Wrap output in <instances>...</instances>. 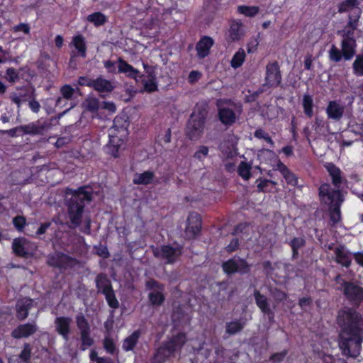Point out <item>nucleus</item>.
Here are the masks:
<instances>
[{
	"mask_svg": "<svg viewBox=\"0 0 363 363\" xmlns=\"http://www.w3.org/2000/svg\"><path fill=\"white\" fill-rule=\"evenodd\" d=\"M207 105L197 104L186 125V135L191 140H196L201 137L205 127L207 116Z\"/></svg>",
	"mask_w": 363,
	"mask_h": 363,
	"instance_id": "20e7f679",
	"label": "nucleus"
},
{
	"mask_svg": "<svg viewBox=\"0 0 363 363\" xmlns=\"http://www.w3.org/2000/svg\"><path fill=\"white\" fill-rule=\"evenodd\" d=\"M359 4L358 0H345L342 1L338 7L340 12H349V21L347 28L354 30L357 28V21L360 16L361 11L357 5Z\"/></svg>",
	"mask_w": 363,
	"mask_h": 363,
	"instance_id": "0eeeda50",
	"label": "nucleus"
},
{
	"mask_svg": "<svg viewBox=\"0 0 363 363\" xmlns=\"http://www.w3.org/2000/svg\"><path fill=\"white\" fill-rule=\"evenodd\" d=\"M13 250L17 255L26 257L30 254L32 245L24 238H17L13 240Z\"/></svg>",
	"mask_w": 363,
	"mask_h": 363,
	"instance_id": "a211bd4d",
	"label": "nucleus"
},
{
	"mask_svg": "<svg viewBox=\"0 0 363 363\" xmlns=\"http://www.w3.org/2000/svg\"><path fill=\"white\" fill-rule=\"evenodd\" d=\"M305 244V240L301 238H294L291 242V247L293 250V256L294 257L299 248L302 247Z\"/></svg>",
	"mask_w": 363,
	"mask_h": 363,
	"instance_id": "a18cd8bd",
	"label": "nucleus"
},
{
	"mask_svg": "<svg viewBox=\"0 0 363 363\" xmlns=\"http://www.w3.org/2000/svg\"><path fill=\"white\" fill-rule=\"evenodd\" d=\"M255 298L257 306L265 314L271 313V309L268 304L267 298L262 295L259 291L255 292Z\"/></svg>",
	"mask_w": 363,
	"mask_h": 363,
	"instance_id": "2f4dec72",
	"label": "nucleus"
},
{
	"mask_svg": "<svg viewBox=\"0 0 363 363\" xmlns=\"http://www.w3.org/2000/svg\"><path fill=\"white\" fill-rule=\"evenodd\" d=\"M6 79L9 82H15L18 79V74L13 68H9L6 72Z\"/></svg>",
	"mask_w": 363,
	"mask_h": 363,
	"instance_id": "8fccbe9b",
	"label": "nucleus"
},
{
	"mask_svg": "<svg viewBox=\"0 0 363 363\" xmlns=\"http://www.w3.org/2000/svg\"><path fill=\"white\" fill-rule=\"evenodd\" d=\"M281 82L279 68L277 63H271L267 66L266 83L271 86H277Z\"/></svg>",
	"mask_w": 363,
	"mask_h": 363,
	"instance_id": "dca6fc26",
	"label": "nucleus"
},
{
	"mask_svg": "<svg viewBox=\"0 0 363 363\" xmlns=\"http://www.w3.org/2000/svg\"><path fill=\"white\" fill-rule=\"evenodd\" d=\"M14 30L21 31L26 34H28L30 32V27L27 24L21 23L14 27Z\"/></svg>",
	"mask_w": 363,
	"mask_h": 363,
	"instance_id": "e2e57ef3",
	"label": "nucleus"
},
{
	"mask_svg": "<svg viewBox=\"0 0 363 363\" xmlns=\"http://www.w3.org/2000/svg\"><path fill=\"white\" fill-rule=\"evenodd\" d=\"M213 45V40L211 38L207 36L202 38L196 45V51L199 57L201 58L206 57Z\"/></svg>",
	"mask_w": 363,
	"mask_h": 363,
	"instance_id": "5701e85b",
	"label": "nucleus"
},
{
	"mask_svg": "<svg viewBox=\"0 0 363 363\" xmlns=\"http://www.w3.org/2000/svg\"><path fill=\"white\" fill-rule=\"evenodd\" d=\"M30 348L28 345H26L21 354V359L23 360V363H27L26 361L30 357Z\"/></svg>",
	"mask_w": 363,
	"mask_h": 363,
	"instance_id": "13d9d810",
	"label": "nucleus"
},
{
	"mask_svg": "<svg viewBox=\"0 0 363 363\" xmlns=\"http://www.w3.org/2000/svg\"><path fill=\"white\" fill-rule=\"evenodd\" d=\"M13 223L18 230H22L26 224V218L23 216H16L13 218Z\"/></svg>",
	"mask_w": 363,
	"mask_h": 363,
	"instance_id": "6e6d98bb",
	"label": "nucleus"
},
{
	"mask_svg": "<svg viewBox=\"0 0 363 363\" xmlns=\"http://www.w3.org/2000/svg\"><path fill=\"white\" fill-rule=\"evenodd\" d=\"M277 169L279 170L289 184L295 186L297 184V179L289 169L280 161L277 162Z\"/></svg>",
	"mask_w": 363,
	"mask_h": 363,
	"instance_id": "7c9ffc66",
	"label": "nucleus"
},
{
	"mask_svg": "<svg viewBox=\"0 0 363 363\" xmlns=\"http://www.w3.org/2000/svg\"><path fill=\"white\" fill-rule=\"evenodd\" d=\"M238 246V239H233L230 243L226 247V250L228 252H233Z\"/></svg>",
	"mask_w": 363,
	"mask_h": 363,
	"instance_id": "338daca9",
	"label": "nucleus"
},
{
	"mask_svg": "<svg viewBox=\"0 0 363 363\" xmlns=\"http://www.w3.org/2000/svg\"><path fill=\"white\" fill-rule=\"evenodd\" d=\"M146 286L148 289L152 290L148 296L151 303L153 305H161L164 300L162 293L164 290L163 286L154 280L147 281Z\"/></svg>",
	"mask_w": 363,
	"mask_h": 363,
	"instance_id": "f8f14e48",
	"label": "nucleus"
},
{
	"mask_svg": "<svg viewBox=\"0 0 363 363\" xmlns=\"http://www.w3.org/2000/svg\"><path fill=\"white\" fill-rule=\"evenodd\" d=\"M96 286L99 291L105 294L112 290L111 282L104 275H99L96 278Z\"/></svg>",
	"mask_w": 363,
	"mask_h": 363,
	"instance_id": "72a5a7b5",
	"label": "nucleus"
},
{
	"mask_svg": "<svg viewBox=\"0 0 363 363\" xmlns=\"http://www.w3.org/2000/svg\"><path fill=\"white\" fill-rule=\"evenodd\" d=\"M347 34L344 35L342 41V52L345 60H350L355 53L356 41L351 36V28H348Z\"/></svg>",
	"mask_w": 363,
	"mask_h": 363,
	"instance_id": "ddd939ff",
	"label": "nucleus"
},
{
	"mask_svg": "<svg viewBox=\"0 0 363 363\" xmlns=\"http://www.w3.org/2000/svg\"><path fill=\"white\" fill-rule=\"evenodd\" d=\"M303 106L305 113L309 117L313 115V99L311 96L305 94L303 98Z\"/></svg>",
	"mask_w": 363,
	"mask_h": 363,
	"instance_id": "a19ab883",
	"label": "nucleus"
},
{
	"mask_svg": "<svg viewBox=\"0 0 363 363\" xmlns=\"http://www.w3.org/2000/svg\"><path fill=\"white\" fill-rule=\"evenodd\" d=\"M71 323V318L66 317H58L55 322L56 330L65 340H68Z\"/></svg>",
	"mask_w": 363,
	"mask_h": 363,
	"instance_id": "aec40b11",
	"label": "nucleus"
},
{
	"mask_svg": "<svg viewBox=\"0 0 363 363\" xmlns=\"http://www.w3.org/2000/svg\"><path fill=\"white\" fill-rule=\"evenodd\" d=\"M335 254L337 262L347 267L350 265V254L344 246L337 247L335 250Z\"/></svg>",
	"mask_w": 363,
	"mask_h": 363,
	"instance_id": "a878e982",
	"label": "nucleus"
},
{
	"mask_svg": "<svg viewBox=\"0 0 363 363\" xmlns=\"http://www.w3.org/2000/svg\"><path fill=\"white\" fill-rule=\"evenodd\" d=\"M26 133L36 134L38 133V130L34 125H28L21 128Z\"/></svg>",
	"mask_w": 363,
	"mask_h": 363,
	"instance_id": "0e129e2a",
	"label": "nucleus"
},
{
	"mask_svg": "<svg viewBox=\"0 0 363 363\" xmlns=\"http://www.w3.org/2000/svg\"><path fill=\"white\" fill-rule=\"evenodd\" d=\"M152 251L155 257L165 259L167 263L174 262L182 253L179 247L173 248L169 245L154 248Z\"/></svg>",
	"mask_w": 363,
	"mask_h": 363,
	"instance_id": "9d476101",
	"label": "nucleus"
},
{
	"mask_svg": "<svg viewBox=\"0 0 363 363\" xmlns=\"http://www.w3.org/2000/svg\"><path fill=\"white\" fill-rule=\"evenodd\" d=\"M36 331V327L33 324L21 325L16 328L12 333L15 338L27 337Z\"/></svg>",
	"mask_w": 363,
	"mask_h": 363,
	"instance_id": "393cba45",
	"label": "nucleus"
},
{
	"mask_svg": "<svg viewBox=\"0 0 363 363\" xmlns=\"http://www.w3.org/2000/svg\"><path fill=\"white\" fill-rule=\"evenodd\" d=\"M324 167L328 170L330 176L332 177V181L335 187L338 188L342 182L341 172L339 168L335 167L332 163H326Z\"/></svg>",
	"mask_w": 363,
	"mask_h": 363,
	"instance_id": "c756f323",
	"label": "nucleus"
},
{
	"mask_svg": "<svg viewBox=\"0 0 363 363\" xmlns=\"http://www.w3.org/2000/svg\"><path fill=\"white\" fill-rule=\"evenodd\" d=\"M139 332L135 331L132 333L129 337L125 339L123 348L125 351H130L133 349L139 337Z\"/></svg>",
	"mask_w": 363,
	"mask_h": 363,
	"instance_id": "e433bc0d",
	"label": "nucleus"
},
{
	"mask_svg": "<svg viewBox=\"0 0 363 363\" xmlns=\"http://www.w3.org/2000/svg\"><path fill=\"white\" fill-rule=\"evenodd\" d=\"M208 155V148L206 146H200L194 155V157L199 160H203Z\"/></svg>",
	"mask_w": 363,
	"mask_h": 363,
	"instance_id": "de8ad7c7",
	"label": "nucleus"
},
{
	"mask_svg": "<svg viewBox=\"0 0 363 363\" xmlns=\"http://www.w3.org/2000/svg\"><path fill=\"white\" fill-rule=\"evenodd\" d=\"M118 72L125 74L128 77L139 82V72L125 61L119 59L117 62Z\"/></svg>",
	"mask_w": 363,
	"mask_h": 363,
	"instance_id": "412c9836",
	"label": "nucleus"
},
{
	"mask_svg": "<svg viewBox=\"0 0 363 363\" xmlns=\"http://www.w3.org/2000/svg\"><path fill=\"white\" fill-rule=\"evenodd\" d=\"M100 108L108 110V111L113 113L116 111L115 105L111 102L103 101L101 102V106H100Z\"/></svg>",
	"mask_w": 363,
	"mask_h": 363,
	"instance_id": "052dcab7",
	"label": "nucleus"
},
{
	"mask_svg": "<svg viewBox=\"0 0 363 363\" xmlns=\"http://www.w3.org/2000/svg\"><path fill=\"white\" fill-rule=\"evenodd\" d=\"M87 21L94 23L96 26H99L104 24L106 21V18L103 13L96 12L89 15L87 16Z\"/></svg>",
	"mask_w": 363,
	"mask_h": 363,
	"instance_id": "4c0bfd02",
	"label": "nucleus"
},
{
	"mask_svg": "<svg viewBox=\"0 0 363 363\" xmlns=\"http://www.w3.org/2000/svg\"><path fill=\"white\" fill-rule=\"evenodd\" d=\"M116 132L117 130L114 128L109 130L110 140L106 147L108 153L115 157H117L119 152L124 148V140L121 138V133L125 132V130L118 131L120 135H118Z\"/></svg>",
	"mask_w": 363,
	"mask_h": 363,
	"instance_id": "1a4fd4ad",
	"label": "nucleus"
},
{
	"mask_svg": "<svg viewBox=\"0 0 363 363\" xmlns=\"http://www.w3.org/2000/svg\"><path fill=\"white\" fill-rule=\"evenodd\" d=\"M223 269L226 274H233L237 272L246 273L249 271L250 266L244 259L234 258L224 262Z\"/></svg>",
	"mask_w": 363,
	"mask_h": 363,
	"instance_id": "9b49d317",
	"label": "nucleus"
},
{
	"mask_svg": "<svg viewBox=\"0 0 363 363\" xmlns=\"http://www.w3.org/2000/svg\"><path fill=\"white\" fill-rule=\"evenodd\" d=\"M90 201L91 194L86 190V188H80L77 191L73 193L69 199V216L73 225H79L81 223H84V226L82 230L89 234L90 233V219L85 217L82 219V214L83 211L84 201Z\"/></svg>",
	"mask_w": 363,
	"mask_h": 363,
	"instance_id": "f03ea898",
	"label": "nucleus"
},
{
	"mask_svg": "<svg viewBox=\"0 0 363 363\" xmlns=\"http://www.w3.org/2000/svg\"><path fill=\"white\" fill-rule=\"evenodd\" d=\"M255 136L259 139H264L265 141L271 144L272 145H274V143L271 138L269 136V135L264 132V130L259 129L257 130L255 133Z\"/></svg>",
	"mask_w": 363,
	"mask_h": 363,
	"instance_id": "864d4df0",
	"label": "nucleus"
},
{
	"mask_svg": "<svg viewBox=\"0 0 363 363\" xmlns=\"http://www.w3.org/2000/svg\"><path fill=\"white\" fill-rule=\"evenodd\" d=\"M244 324L240 321H232L228 323L226 325V331L230 335L235 334L239 332L243 328Z\"/></svg>",
	"mask_w": 363,
	"mask_h": 363,
	"instance_id": "79ce46f5",
	"label": "nucleus"
},
{
	"mask_svg": "<svg viewBox=\"0 0 363 363\" xmlns=\"http://www.w3.org/2000/svg\"><path fill=\"white\" fill-rule=\"evenodd\" d=\"M105 67L108 69L109 72L115 73L116 72L117 62H113L111 61H106L104 62Z\"/></svg>",
	"mask_w": 363,
	"mask_h": 363,
	"instance_id": "680f3d73",
	"label": "nucleus"
},
{
	"mask_svg": "<svg viewBox=\"0 0 363 363\" xmlns=\"http://www.w3.org/2000/svg\"><path fill=\"white\" fill-rule=\"evenodd\" d=\"M76 323L80 334L90 332V325L87 320L83 315L77 316Z\"/></svg>",
	"mask_w": 363,
	"mask_h": 363,
	"instance_id": "58836bf2",
	"label": "nucleus"
},
{
	"mask_svg": "<svg viewBox=\"0 0 363 363\" xmlns=\"http://www.w3.org/2000/svg\"><path fill=\"white\" fill-rule=\"evenodd\" d=\"M252 165L246 162H241L238 168V174L245 180H248L251 177Z\"/></svg>",
	"mask_w": 363,
	"mask_h": 363,
	"instance_id": "c9c22d12",
	"label": "nucleus"
},
{
	"mask_svg": "<svg viewBox=\"0 0 363 363\" xmlns=\"http://www.w3.org/2000/svg\"><path fill=\"white\" fill-rule=\"evenodd\" d=\"M25 95L22 93L13 92L10 94L11 100L15 103L18 106H20L21 103L25 101Z\"/></svg>",
	"mask_w": 363,
	"mask_h": 363,
	"instance_id": "603ef678",
	"label": "nucleus"
},
{
	"mask_svg": "<svg viewBox=\"0 0 363 363\" xmlns=\"http://www.w3.org/2000/svg\"><path fill=\"white\" fill-rule=\"evenodd\" d=\"M245 57H246V55H245V50L242 48L239 49L235 53V55H233V57L231 60V62H230L231 67L235 69L240 67L244 62V61L245 60Z\"/></svg>",
	"mask_w": 363,
	"mask_h": 363,
	"instance_id": "f704fd0d",
	"label": "nucleus"
},
{
	"mask_svg": "<svg viewBox=\"0 0 363 363\" xmlns=\"http://www.w3.org/2000/svg\"><path fill=\"white\" fill-rule=\"evenodd\" d=\"M356 262L363 267V252H356L354 254Z\"/></svg>",
	"mask_w": 363,
	"mask_h": 363,
	"instance_id": "774afa93",
	"label": "nucleus"
},
{
	"mask_svg": "<svg viewBox=\"0 0 363 363\" xmlns=\"http://www.w3.org/2000/svg\"><path fill=\"white\" fill-rule=\"evenodd\" d=\"M201 220L200 216L196 213H190L187 219V225L185 230L186 237L192 238L200 231Z\"/></svg>",
	"mask_w": 363,
	"mask_h": 363,
	"instance_id": "2eb2a0df",
	"label": "nucleus"
},
{
	"mask_svg": "<svg viewBox=\"0 0 363 363\" xmlns=\"http://www.w3.org/2000/svg\"><path fill=\"white\" fill-rule=\"evenodd\" d=\"M201 76V74L198 71H191L189 75V82L190 83H194L198 81Z\"/></svg>",
	"mask_w": 363,
	"mask_h": 363,
	"instance_id": "bf43d9fd",
	"label": "nucleus"
},
{
	"mask_svg": "<svg viewBox=\"0 0 363 363\" xmlns=\"http://www.w3.org/2000/svg\"><path fill=\"white\" fill-rule=\"evenodd\" d=\"M154 179V173L150 171H146L143 173H136L133 181L135 184L147 185L151 184Z\"/></svg>",
	"mask_w": 363,
	"mask_h": 363,
	"instance_id": "c85d7f7f",
	"label": "nucleus"
},
{
	"mask_svg": "<svg viewBox=\"0 0 363 363\" xmlns=\"http://www.w3.org/2000/svg\"><path fill=\"white\" fill-rule=\"evenodd\" d=\"M245 35L244 26L240 21H233L227 33V40L230 42L240 40Z\"/></svg>",
	"mask_w": 363,
	"mask_h": 363,
	"instance_id": "f3484780",
	"label": "nucleus"
},
{
	"mask_svg": "<svg viewBox=\"0 0 363 363\" xmlns=\"http://www.w3.org/2000/svg\"><path fill=\"white\" fill-rule=\"evenodd\" d=\"M342 57L343 55L339 49L336 46L332 45L329 50L330 59L333 62H337L341 60Z\"/></svg>",
	"mask_w": 363,
	"mask_h": 363,
	"instance_id": "c03bdc74",
	"label": "nucleus"
},
{
	"mask_svg": "<svg viewBox=\"0 0 363 363\" xmlns=\"http://www.w3.org/2000/svg\"><path fill=\"white\" fill-rule=\"evenodd\" d=\"M345 106L337 101H331L326 108V113L329 118L338 121L343 116Z\"/></svg>",
	"mask_w": 363,
	"mask_h": 363,
	"instance_id": "6ab92c4d",
	"label": "nucleus"
},
{
	"mask_svg": "<svg viewBox=\"0 0 363 363\" xmlns=\"http://www.w3.org/2000/svg\"><path fill=\"white\" fill-rule=\"evenodd\" d=\"M82 343V350H86L93 344V339L90 336V332L80 334Z\"/></svg>",
	"mask_w": 363,
	"mask_h": 363,
	"instance_id": "09e8293b",
	"label": "nucleus"
},
{
	"mask_svg": "<svg viewBox=\"0 0 363 363\" xmlns=\"http://www.w3.org/2000/svg\"><path fill=\"white\" fill-rule=\"evenodd\" d=\"M259 45V40L257 38H252L250 40L247 45V50L248 53H253L255 52L258 47Z\"/></svg>",
	"mask_w": 363,
	"mask_h": 363,
	"instance_id": "5fc2aeb1",
	"label": "nucleus"
},
{
	"mask_svg": "<svg viewBox=\"0 0 363 363\" xmlns=\"http://www.w3.org/2000/svg\"><path fill=\"white\" fill-rule=\"evenodd\" d=\"M344 292L347 297L354 301L363 300V289L350 283H345Z\"/></svg>",
	"mask_w": 363,
	"mask_h": 363,
	"instance_id": "4be33fe9",
	"label": "nucleus"
},
{
	"mask_svg": "<svg viewBox=\"0 0 363 363\" xmlns=\"http://www.w3.org/2000/svg\"><path fill=\"white\" fill-rule=\"evenodd\" d=\"M71 46H73L77 51L79 56L85 57L86 55V46L84 38L81 35L73 37Z\"/></svg>",
	"mask_w": 363,
	"mask_h": 363,
	"instance_id": "cd10ccee",
	"label": "nucleus"
},
{
	"mask_svg": "<svg viewBox=\"0 0 363 363\" xmlns=\"http://www.w3.org/2000/svg\"><path fill=\"white\" fill-rule=\"evenodd\" d=\"M29 107L32 111L34 113H38L40 110V106L37 101L33 100L29 102Z\"/></svg>",
	"mask_w": 363,
	"mask_h": 363,
	"instance_id": "69168bd1",
	"label": "nucleus"
},
{
	"mask_svg": "<svg viewBox=\"0 0 363 363\" xmlns=\"http://www.w3.org/2000/svg\"><path fill=\"white\" fill-rule=\"evenodd\" d=\"M143 65L145 70V74L139 75L138 78L141 79L145 91L147 92L155 91L157 89L156 77L150 67H147L145 63H143Z\"/></svg>",
	"mask_w": 363,
	"mask_h": 363,
	"instance_id": "4468645a",
	"label": "nucleus"
},
{
	"mask_svg": "<svg viewBox=\"0 0 363 363\" xmlns=\"http://www.w3.org/2000/svg\"><path fill=\"white\" fill-rule=\"evenodd\" d=\"M319 195L321 201L330 206V220L333 224L337 223L341 218L339 206L343 201L340 191L333 189L328 184H324L319 189Z\"/></svg>",
	"mask_w": 363,
	"mask_h": 363,
	"instance_id": "7ed1b4c3",
	"label": "nucleus"
},
{
	"mask_svg": "<svg viewBox=\"0 0 363 363\" xmlns=\"http://www.w3.org/2000/svg\"><path fill=\"white\" fill-rule=\"evenodd\" d=\"M185 341L186 337L184 334H179L173 337L166 345L157 350L155 356V361L160 363L164 362L167 357L179 350Z\"/></svg>",
	"mask_w": 363,
	"mask_h": 363,
	"instance_id": "423d86ee",
	"label": "nucleus"
},
{
	"mask_svg": "<svg viewBox=\"0 0 363 363\" xmlns=\"http://www.w3.org/2000/svg\"><path fill=\"white\" fill-rule=\"evenodd\" d=\"M354 73L358 76H363V56H357L353 63Z\"/></svg>",
	"mask_w": 363,
	"mask_h": 363,
	"instance_id": "37998d69",
	"label": "nucleus"
},
{
	"mask_svg": "<svg viewBox=\"0 0 363 363\" xmlns=\"http://www.w3.org/2000/svg\"><path fill=\"white\" fill-rule=\"evenodd\" d=\"M106 296V301L108 305L113 308H116L118 307V301H117L113 290H111L105 294H104Z\"/></svg>",
	"mask_w": 363,
	"mask_h": 363,
	"instance_id": "49530a36",
	"label": "nucleus"
},
{
	"mask_svg": "<svg viewBox=\"0 0 363 363\" xmlns=\"http://www.w3.org/2000/svg\"><path fill=\"white\" fill-rule=\"evenodd\" d=\"M237 11L240 14L247 17H254L259 11V8L256 6H239Z\"/></svg>",
	"mask_w": 363,
	"mask_h": 363,
	"instance_id": "473e14b6",
	"label": "nucleus"
},
{
	"mask_svg": "<svg viewBox=\"0 0 363 363\" xmlns=\"http://www.w3.org/2000/svg\"><path fill=\"white\" fill-rule=\"evenodd\" d=\"M91 87L99 92H109L113 89L112 83L102 77H99L93 80Z\"/></svg>",
	"mask_w": 363,
	"mask_h": 363,
	"instance_id": "bb28decb",
	"label": "nucleus"
},
{
	"mask_svg": "<svg viewBox=\"0 0 363 363\" xmlns=\"http://www.w3.org/2000/svg\"><path fill=\"white\" fill-rule=\"evenodd\" d=\"M223 162L228 171L234 169L238 153L233 142L225 141L220 145Z\"/></svg>",
	"mask_w": 363,
	"mask_h": 363,
	"instance_id": "6e6552de",
	"label": "nucleus"
},
{
	"mask_svg": "<svg viewBox=\"0 0 363 363\" xmlns=\"http://www.w3.org/2000/svg\"><path fill=\"white\" fill-rule=\"evenodd\" d=\"M337 322L342 328L340 335L339 346L342 354L355 357L359 354L363 339L360 326L363 324L362 316L354 310L345 308L337 316Z\"/></svg>",
	"mask_w": 363,
	"mask_h": 363,
	"instance_id": "f257e3e1",
	"label": "nucleus"
},
{
	"mask_svg": "<svg viewBox=\"0 0 363 363\" xmlns=\"http://www.w3.org/2000/svg\"><path fill=\"white\" fill-rule=\"evenodd\" d=\"M104 345L108 352L113 353L115 350V345L111 339L106 337L104 340Z\"/></svg>",
	"mask_w": 363,
	"mask_h": 363,
	"instance_id": "4d7b16f0",
	"label": "nucleus"
},
{
	"mask_svg": "<svg viewBox=\"0 0 363 363\" xmlns=\"http://www.w3.org/2000/svg\"><path fill=\"white\" fill-rule=\"evenodd\" d=\"M33 301L24 298L19 300L16 305L17 316L19 319L23 320L28 316V310L33 306Z\"/></svg>",
	"mask_w": 363,
	"mask_h": 363,
	"instance_id": "b1692460",
	"label": "nucleus"
},
{
	"mask_svg": "<svg viewBox=\"0 0 363 363\" xmlns=\"http://www.w3.org/2000/svg\"><path fill=\"white\" fill-rule=\"evenodd\" d=\"M101 103L97 99L94 97L87 98L84 102V106L89 111H95L100 108Z\"/></svg>",
	"mask_w": 363,
	"mask_h": 363,
	"instance_id": "ea45409f",
	"label": "nucleus"
},
{
	"mask_svg": "<svg viewBox=\"0 0 363 363\" xmlns=\"http://www.w3.org/2000/svg\"><path fill=\"white\" fill-rule=\"evenodd\" d=\"M218 117L220 122L225 125H231L241 113V108L228 101H218L217 103Z\"/></svg>",
	"mask_w": 363,
	"mask_h": 363,
	"instance_id": "39448f33",
	"label": "nucleus"
},
{
	"mask_svg": "<svg viewBox=\"0 0 363 363\" xmlns=\"http://www.w3.org/2000/svg\"><path fill=\"white\" fill-rule=\"evenodd\" d=\"M74 89L69 85H65L60 89L62 96L66 99H69L72 98L74 94Z\"/></svg>",
	"mask_w": 363,
	"mask_h": 363,
	"instance_id": "3c124183",
	"label": "nucleus"
}]
</instances>
